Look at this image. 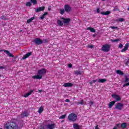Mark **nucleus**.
Returning a JSON list of instances; mask_svg holds the SVG:
<instances>
[{"instance_id":"obj_1","label":"nucleus","mask_w":129,"mask_h":129,"mask_svg":"<svg viewBox=\"0 0 129 129\" xmlns=\"http://www.w3.org/2000/svg\"><path fill=\"white\" fill-rule=\"evenodd\" d=\"M23 127V124H21L20 126L18 125L15 121H11L7 122L5 124L4 129H20Z\"/></svg>"},{"instance_id":"obj_2","label":"nucleus","mask_w":129,"mask_h":129,"mask_svg":"<svg viewBox=\"0 0 129 129\" xmlns=\"http://www.w3.org/2000/svg\"><path fill=\"white\" fill-rule=\"evenodd\" d=\"M68 119L69 121L75 122L77 120V115L74 113H72L68 115Z\"/></svg>"},{"instance_id":"obj_3","label":"nucleus","mask_w":129,"mask_h":129,"mask_svg":"<svg viewBox=\"0 0 129 129\" xmlns=\"http://www.w3.org/2000/svg\"><path fill=\"white\" fill-rule=\"evenodd\" d=\"M55 127H56V124L51 123L47 124L45 125H41L39 129H54Z\"/></svg>"},{"instance_id":"obj_4","label":"nucleus","mask_w":129,"mask_h":129,"mask_svg":"<svg viewBox=\"0 0 129 129\" xmlns=\"http://www.w3.org/2000/svg\"><path fill=\"white\" fill-rule=\"evenodd\" d=\"M111 47V45H110V44H105L102 45L101 50L102 51H103V52H109V51H110Z\"/></svg>"},{"instance_id":"obj_5","label":"nucleus","mask_w":129,"mask_h":129,"mask_svg":"<svg viewBox=\"0 0 129 129\" xmlns=\"http://www.w3.org/2000/svg\"><path fill=\"white\" fill-rule=\"evenodd\" d=\"M46 73L47 72L46 69L42 68L41 70L38 71L37 74L38 75L42 76V78H43V76H44V75H46Z\"/></svg>"},{"instance_id":"obj_6","label":"nucleus","mask_w":129,"mask_h":129,"mask_svg":"<svg viewBox=\"0 0 129 129\" xmlns=\"http://www.w3.org/2000/svg\"><path fill=\"white\" fill-rule=\"evenodd\" d=\"M122 107H123V104L120 102L117 103L115 105V108L116 109H118V110H121V109H122Z\"/></svg>"},{"instance_id":"obj_7","label":"nucleus","mask_w":129,"mask_h":129,"mask_svg":"<svg viewBox=\"0 0 129 129\" xmlns=\"http://www.w3.org/2000/svg\"><path fill=\"white\" fill-rule=\"evenodd\" d=\"M33 43H35V45H41V44H43V40H42L41 39L39 38H35L33 40Z\"/></svg>"},{"instance_id":"obj_8","label":"nucleus","mask_w":129,"mask_h":129,"mask_svg":"<svg viewBox=\"0 0 129 129\" xmlns=\"http://www.w3.org/2000/svg\"><path fill=\"white\" fill-rule=\"evenodd\" d=\"M61 20L63 21V24L66 25H69L70 22H71V19L70 18H65L64 17H61Z\"/></svg>"},{"instance_id":"obj_9","label":"nucleus","mask_w":129,"mask_h":129,"mask_svg":"<svg viewBox=\"0 0 129 129\" xmlns=\"http://www.w3.org/2000/svg\"><path fill=\"white\" fill-rule=\"evenodd\" d=\"M29 112L27 111L22 112V113L20 114L21 118H24L25 117H28L29 116Z\"/></svg>"},{"instance_id":"obj_10","label":"nucleus","mask_w":129,"mask_h":129,"mask_svg":"<svg viewBox=\"0 0 129 129\" xmlns=\"http://www.w3.org/2000/svg\"><path fill=\"white\" fill-rule=\"evenodd\" d=\"M129 78L127 77H125L124 80L123 82L125 84H124L122 86V87H125L126 86H129ZM128 82V83H127Z\"/></svg>"},{"instance_id":"obj_11","label":"nucleus","mask_w":129,"mask_h":129,"mask_svg":"<svg viewBox=\"0 0 129 129\" xmlns=\"http://www.w3.org/2000/svg\"><path fill=\"white\" fill-rule=\"evenodd\" d=\"M112 97H113L116 101H120L121 100V97L117 94H112Z\"/></svg>"},{"instance_id":"obj_12","label":"nucleus","mask_w":129,"mask_h":129,"mask_svg":"<svg viewBox=\"0 0 129 129\" xmlns=\"http://www.w3.org/2000/svg\"><path fill=\"white\" fill-rule=\"evenodd\" d=\"M71 7L69 6V5H64V11L67 13H69V12H71Z\"/></svg>"},{"instance_id":"obj_13","label":"nucleus","mask_w":129,"mask_h":129,"mask_svg":"<svg viewBox=\"0 0 129 129\" xmlns=\"http://www.w3.org/2000/svg\"><path fill=\"white\" fill-rule=\"evenodd\" d=\"M45 10V7L43 6L41 7H39L37 9H36L35 11L36 13H39V12H43Z\"/></svg>"},{"instance_id":"obj_14","label":"nucleus","mask_w":129,"mask_h":129,"mask_svg":"<svg viewBox=\"0 0 129 129\" xmlns=\"http://www.w3.org/2000/svg\"><path fill=\"white\" fill-rule=\"evenodd\" d=\"M31 55H32V52H31L26 53V54L23 55L22 57L23 60H25V59H27V58H29V57H30Z\"/></svg>"},{"instance_id":"obj_15","label":"nucleus","mask_w":129,"mask_h":129,"mask_svg":"<svg viewBox=\"0 0 129 129\" xmlns=\"http://www.w3.org/2000/svg\"><path fill=\"white\" fill-rule=\"evenodd\" d=\"M128 47H129V43H126L124 47V48H123L121 50V52L122 53H123V52H125V51L127 50L128 49Z\"/></svg>"},{"instance_id":"obj_16","label":"nucleus","mask_w":129,"mask_h":129,"mask_svg":"<svg viewBox=\"0 0 129 129\" xmlns=\"http://www.w3.org/2000/svg\"><path fill=\"white\" fill-rule=\"evenodd\" d=\"M63 86L64 87H72V86H73V84L71 83H66L63 84Z\"/></svg>"},{"instance_id":"obj_17","label":"nucleus","mask_w":129,"mask_h":129,"mask_svg":"<svg viewBox=\"0 0 129 129\" xmlns=\"http://www.w3.org/2000/svg\"><path fill=\"white\" fill-rule=\"evenodd\" d=\"M33 92H34L33 90H30V92H29L28 93H26L24 95V97H25V98L28 97L29 95H31V94H32V93H33Z\"/></svg>"},{"instance_id":"obj_18","label":"nucleus","mask_w":129,"mask_h":129,"mask_svg":"<svg viewBox=\"0 0 129 129\" xmlns=\"http://www.w3.org/2000/svg\"><path fill=\"white\" fill-rule=\"evenodd\" d=\"M33 79H42V76H40V75H35L32 76Z\"/></svg>"},{"instance_id":"obj_19","label":"nucleus","mask_w":129,"mask_h":129,"mask_svg":"<svg viewBox=\"0 0 129 129\" xmlns=\"http://www.w3.org/2000/svg\"><path fill=\"white\" fill-rule=\"evenodd\" d=\"M115 104V101H112L111 102H110L108 104L109 108H111V107H112V106H113V105H114Z\"/></svg>"},{"instance_id":"obj_20","label":"nucleus","mask_w":129,"mask_h":129,"mask_svg":"<svg viewBox=\"0 0 129 129\" xmlns=\"http://www.w3.org/2000/svg\"><path fill=\"white\" fill-rule=\"evenodd\" d=\"M4 52H5V53H6V54H7V55H8V56H9L10 57H12V58H14V56L13 54L10 53V51L9 50H4Z\"/></svg>"},{"instance_id":"obj_21","label":"nucleus","mask_w":129,"mask_h":129,"mask_svg":"<svg viewBox=\"0 0 129 129\" xmlns=\"http://www.w3.org/2000/svg\"><path fill=\"white\" fill-rule=\"evenodd\" d=\"M74 74H75V75L78 76V75H82L83 72H81L79 71H74Z\"/></svg>"},{"instance_id":"obj_22","label":"nucleus","mask_w":129,"mask_h":129,"mask_svg":"<svg viewBox=\"0 0 129 129\" xmlns=\"http://www.w3.org/2000/svg\"><path fill=\"white\" fill-rule=\"evenodd\" d=\"M110 14V11H106L101 13V15H103L104 16H108Z\"/></svg>"},{"instance_id":"obj_23","label":"nucleus","mask_w":129,"mask_h":129,"mask_svg":"<svg viewBox=\"0 0 129 129\" xmlns=\"http://www.w3.org/2000/svg\"><path fill=\"white\" fill-rule=\"evenodd\" d=\"M73 127L74 129H80V126L76 123L73 124Z\"/></svg>"},{"instance_id":"obj_24","label":"nucleus","mask_w":129,"mask_h":129,"mask_svg":"<svg viewBox=\"0 0 129 129\" xmlns=\"http://www.w3.org/2000/svg\"><path fill=\"white\" fill-rule=\"evenodd\" d=\"M107 80L105 79H100L98 80V82H99V83H104Z\"/></svg>"},{"instance_id":"obj_25","label":"nucleus","mask_w":129,"mask_h":129,"mask_svg":"<svg viewBox=\"0 0 129 129\" xmlns=\"http://www.w3.org/2000/svg\"><path fill=\"white\" fill-rule=\"evenodd\" d=\"M48 15V12H45L40 17L41 20H44L45 19V17Z\"/></svg>"},{"instance_id":"obj_26","label":"nucleus","mask_w":129,"mask_h":129,"mask_svg":"<svg viewBox=\"0 0 129 129\" xmlns=\"http://www.w3.org/2000/svg\"><path fill=\"white\" fill-rule=\"evenodd\" d=\"M117 74H119V75H120L121 76H122L124 74H123V72L120 71V70H117L116 71Z\"/></svg>"},{"instance_id":"obj_27","label":"nucleus","mask_w":129,"mask_h":129,"mask_svg":"<svg viewBox=\"0 0 129 129\" xmlns=\"http://www.w3.org/2000/svg\"><path fill=\"white\" fill-rule=\"evenodd\" d=\"M88 30H89L92 33H95L96 32L95 29L92 27L88 28Z\"/></svg>"},{"instance_id":"obj_28","label":"nucleus","mask_w":129,"mask_h":129,"mask_svg":"<svg viewBox=\"0 0 129 129\" xmlns=\"http://www.w3.org/2000/svg\"><path fill=\"white\" fill-rule=\"evenodd\" d=\"M75 103L78 104V105H79L80 104L82 105L84 104V101H83V100H82L80 102H76Z\"/></svg>"},{"instance_id":"obj_29","label":"nucleus","mask_w":129,"mask_h":129,"mask_svg":"<svg viewBox=\"0 0 129 129\" xmlns=\"http://www.w3.org/2000/svg\"><path fill=\"white\" fill-rule=\"evenodd\" d=\"M44 110V108L43 107H40L39 109L38 112L39 113H42L43 112V111Z\"/></svg>"},{"instance_id":"obj_30","label":"nucleus","mask_w":129,"mask_h":129,"mask_svg":"<svg viewBox=\"0 0 129 129\" xmlns=\"http://www.w3.org/2000/svg\"><path fill=\"white\" fill-rule=\"evenodd\" d=\"M33 20H35V17H32L30 19L27 20V23L30 24V23H31L33 21Z\"/></svg>"},{"instance_id":"obj_31","label":"nucleus","mask_w":129,"mask_h":129,"mask_svg":"<svg viewBox=\"0 0 129 129\" xmlns=\"http://www.w3.org/2000/svg\"><path fill=\"white\" fill-rule=\"evenodd\" d=\"M57 24L58 25V26H60L61 27H62V26H63V22H62L61 20H57Z\"/></svg>"},{"instance_id":"obj_32","label":"nucleus","mask_w":129,"mask_h":129,"mask_svg":"<svg viewBox=\"0 0 129 129\" xmlns=\"http://www.w3.org/2000/svg\"><path fill=\"white\" fill-rule=\"evenodd\" d=\"M110 29H112L113 30H116L117 31H118L119 30V28L116 26H111L110 27Z\"/></svg>"},{"instance_id":"obj_33","label":"nucleus","mask_w":129,"mask_h":129,"mask_svg":"<svg viewBox=\"0 0 129 129\" xmlns=\"http://www.w3.org/2000/svg\"><path fill=\"white\" fill-rule=\"evenodd\" d=\"M121 127L122 128H125L126 127V123H122L121 124Z\"/></svg>"},{"instance_id":"obj_34","label":"nucleus","mask_w":129,"mask_h":129,"mask_svg":"<svg viewBox=\"0 0 129 129\" xmlns=\"http://www.w3.org/2000/svg\"><path fill=\"white\" fill-rule=\"evenodd\" d=\"M116 22H124V19L123 18H119L116 20Z\"/></svg>"},{"instance_id":"obj_35","label":"nucleus","mask_w":129,"mask_h":129,"mask_svg":"<svg viewBox=\"0 0 129 129\" xmlns=\"http://www.w3.org/2000/svg\"><path fill=\"white\" fill-rule=\"evenodd\" d=\"M64 13H65V10H64L63 9H60V15H64Z\"/></svg>"},{"instance_id":"obj_36","label":"nucleus","mask_w":129,"mask_h":129,"mask_svg":"<svg viewBox=\"0 0 129 129\" xmlns=\"http://www.w3.org/2000/svg\"><path fill=\"white\" fill-rule=\"evenodd\" d=\"M119 41H120V39H111V42H112V43L114 42H119Z\"/></svg>"},{"instance_id":"obj_37","label":"nucleus","mask_w":129,"mask_h":129,"mask_svg":"<svg viewBox=\"0 0 129 129\" xmlns=\"http://www.w3.org/2000/svg\"><path fill=\"white\" fill-rule=\"evenodd\" d=\"M66 117V114H64L59 117V119H64Z\"/></svg>"},{"instance_id":"obj_38","label":"nucleus","mask_w":129,"mask_h":129,"mask_svg":"<svg viewBox=\"0 0 129 129\" xmlns=\"http://www.w3.org/2000/svg\"><path fill=\"white\" fill-rule=\"evenodd\" d=\"M30 2L32 4H34V5H37V0H31Z\"/></svg>"},{"instance_id":"obj_39","label":"nucleus","mask_w":129,"mask_h":129,"mask_svg":"<svg viewBox=\"0 0 129 129\" xmlns=\"http://www.w3.org/2000/svg\"><path fill=\"white\" fill-rule=\"evenodd\" d=\"M117 11H119V10L118 9V7H117V6H116L113 9V12H116Z\"/></svg>"},{"instance_id":"obj_40","label":"nucleus","mask_w":129,"mask_h":129,"mask_svg":"<svg viewBox=\"0 0 129 129\" xmlns=\"http://www.w3.org/2000/svg\"><path fill=\"white\" fill-rule=\"evenodd\" d=\"M26 6V7H31V6H32V3L31 2H27Z\"/></svg>"},{"instance_id":"obj_41","label":"nucleus","mask_w":129,"mask_h":129,"mask_svg":"<svg viewBox=\"0 0 129 129\" xmlns=\"http://www.w3.org/2000/svg\"><path fill=\"white\" fill-rule=\"evenodd\" d=\"M96 81H97V80H94L93 81L90 82V84L91 85H92L93 84V83H95V82H96Z\"/></svg>"},{"instance_id":"obj_42","label":"nucleus","mask_w":129,"mask_h":129,"mask_svg":"<svg viewBox=\"0 0 129 129\" xmlns=\"http://www.w3.org/2000/svg\"><path fill=\"white\" fill-rule=\"evenodd\" d=\"M43 43H48V42H49V40L45 39H43V40L42 41Z\"/></svg>"},{"instance_id":"obj_43","label":"nucleus","mask_w":129,"mask_h":129,"mask_svg":"<svg viewBox=\"0 0 129 129\" xmlns=\"http://www.w3.org/2000/svg\"><path fill=\"white\" fill-rule=\"evenodd\" d=\"M122 47H123V45H122V44H121V43H120V44H119V45H118V48L119 49H121V48H122Z\"/></svg>"},{"instance_id":"obj_44","label":"nucleus","mask_w":129,"mask_h":129,"mask_svg":"<svg viewBox=\"0 0 129 129\" xmlns=\"http://www.w3.org/2000/svg\"><path fill=\"white\" fill-rule=\"evenodd\" d=\"M97 14H100V9L99 8H97L96 10Z\"/></svg>"},{"instance_id":"obj_45","label":"nucleus","mask_w":129,"mask_h":129,"mask_svg":"<svg viewBox=\"0 0 129 129\" xmlns=\"http://www.w3.org/2000/svg\"><path fill=\"white\" fill-rule=\"evenodd\" d=\"M128 63H129V60H128V61L125 62V66H128Z\"/></svg>"},{"instance_id":"obj_46","label":"nucleus","mask_w":129,"mask_h":129,"mask_svg":"<svg viewBox=\"0 0 129 129\" xmlns=\"http://www.w3.org/2000/svg\"><path fill=\"white\" fill-rule=\"evenodd\" d=\"M88 48H90L91 49H92V48H93V45H88Z\"/></svg>"},{"instance_id":"obj_47","label":"nucleus","mask_w":129,"mask_h":129,"mask_svg":"<svg viewBox=\"0 0 129 129\" xmlns=\"http://www.w3.org/2000/svg\"><path fill=\"white\" fill-rule=\"evenodd\" d=\"M0 69H6V67L5 66H0Z\"/></svg>"},{"instance_id":"obj_48","label":"nucleus","mask_w":129,"mask_h":129,"mask_svg":"<svg viewBox=\"0 0 129 129\" xmlns=\"http://www.w3.org/2000/svg\"><path fill=\"white\" fill-rule=\"evenodd\" d=\"M89 103H90L91 105H92L94 103L92 101H90Z\"/></svg>"},{"instance_id":"obj_49","label":"nucleus","mask_w":129,"mask_h":129,"mask_svg":"<svg viewBox=\"0 0 129 129\" xmlns=\"http://www.w3.org/2000/svg\"><path fill=\"white\" fill-rule=\"evenodd\" d=\"M65 101H66V102H70V100L67 99L65 100Z\"/></svg>"},{"instance_id":"obj_50","label":"nucleus","mask_w":129,"mask_h":129,"mask_svg":"<svg viewBox=\"0 0 129 129\" xmlns=\"http://www.w3.org/2000/svg\"><path fill=\"white\" fill-rule=\"evenodd\" d=\"M69 68H72V64H69Z\"/></svg>"},{"instance_id":"obj_51","label":"nucleus","mask_w":129,"mask_h":129,"mask_svg":"<svg viewBox=\"0 0 129 129\" xmlns=\"http://www.w3.org/2000/svg\"><path fill=\"white\" fill-rule=\"evenodd\" d=\"M95 129H99L98 128V125H97L96 126H95Z\"/></svg>"},{"instance_id":"obj_52","label":"nucleus","mask_w":129,"mask_h":129,"mask_svg":"<svg viewBox=\"0 0 129 129\" xmlns=\"http://www.w3.org/2000/svg\"><path fill=\"white\" fill-rule=\"evenodd\" d=\"M5 18V16H2L1 17V19H2V20H4V18Z\"/></svg>"},{"instance_id":"obj_53","label":"nucleus","mask_w":129,"mask_h":129,"mask_svg":"<svg viewBox=\"0 0 129 129\" xmlns=\"http://www.w3.org/2000/svg\"><path fill=\"white\" fill-rule=\"evenodd\" d=\"M48 10L49 11H51V8H48Z\"/></svg>"},{"instance_id":"obj_54","label":"nucleus","mask_w":129,"mask_h":129,"mask_svg":"<svg viewBox=\"0 0 129 129\" xmlns=\"http://www.w3.org/2000/svg\"><path fill=\"white\" fill-rule=\"evenodd\" d=\"M38 91L39 92H42V91L41 90H39Z\"/></svg>"},{"instance_id":"obj_55","label":"nucleus","mask_w":129,"mask_h":129,"mask_svg":"<svg viewBox=\"0 0 129 129\" xmlns=\"http://www.w3.org/2000/svg\"><path fill=\"white\" fill-rule=\"evenodd\" d=\"M113 129H117V128H116V126H115L113 128Z\"/></svg>"},{"instance_id":"obj_56","label":"nucleus","mask_w":129,"mask_h":129,"mask_svg":"<svg viewBox=\"0 0 129 129\" xmlns=\"http://www.w3.org/2000/svg\"><path fill=\"white\" fill-rule=\"evenodd\" d=\"M61 123L64 122V120H61Z\"/></svg>"},{"instance_id":"obj_57","label":"nucleus","mask_w":129,"mask_h":129,"mask_svg":"<svg viewBox=\"0 0 129 129\" xmlns=\"http://www.w3.org/2000/svg\"><path fill=\"white\" fill-rule=\"evenodd\" d=\"M118 125H119V124H116V126H117V127L118 126Z\"/></svg>"},{"instance_id":"obj_58","label":"nucleus","mask_w":129,"mask_h":129,"mask_svg":"<svg viewBox=\"0 0 129 129\" xmlns=\"http://www.w3.org/2000/svg\"><path fill=\"white\" fill-rule=\"evenodd\" d=\"M127 11H129V8H128V9H127Z\"/></svg>"},{"instance_id":"obj_59","label":"nucleus","mask_w":129,"mask_h":129,"mask_svg":"<svg viewBox=\"0 0 129 129\" xmlns=\"http://www.w3.org/2000/svg\"><path fill=\"white\" fill-rule=\"evenodd\" d=\"M20 32H22V30H21Z\"/></svg>"}]
</instances>
